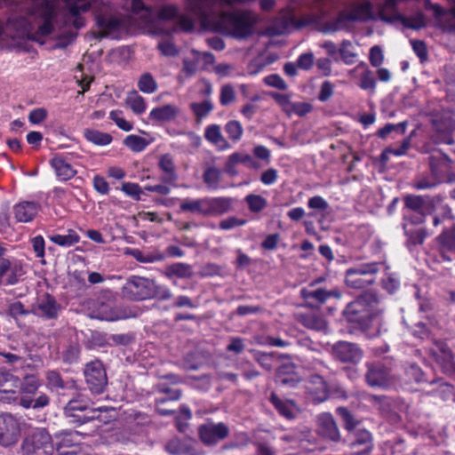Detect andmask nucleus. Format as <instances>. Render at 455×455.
<instances>
[{
  "label": "nucleus",
  "mask_w": 455,
  "mask_h": 455,
  "mask_svg": "<svg viewBox=\"0 0 455 455\" xmlns=\"http://www.w3.org/2000/svg\"><path fill=\"white\" fill-rule=\"evenodd\" d=\"M350 445L351 447H355L356 445L362 446V450L355 453V455H365L371 449V433L365 429H359L351 433Z\"/></svg>",
  "instance_id": "obj_31"
},
{
  "label": "nucleus",
  "mask_w": 455,
  "mask_h": 455,
  "mask_svg": "<svg viewBox=\"0 0 455 455\" xmlns=\"http://www.w3.org/2000/svg\"><path fill=\"white\" fill-rule=\"evenodd\" d=\"M433 354L435 361L445 373L455 372V352L446 343L436 342Z\"/></svg>",
  "instance_id": "obj_16"
},
{
  "label": "nucleus",
  "mask_w": 455,
  "mask_h": 455,
  "mask_svg": "<svg viewBox=\"0 0 455 455\" xmlns=\"http://www.w3.org/2000/svg\"><path fill=\"white\" fill-rule=\"evenodd\" d=\"M78 431H62L55 435L57 440L54 445L55 451L60 455H74L76 452L78 443Z\"/></svg>",
  "instance_id": "obj_17"
},
{
  "label": "nucleus",
  "mask_w": 455,
  "mask_h": 455,
  "mask_svg": "<svg viewBox=\"0 0 455 455\" xmlns=\"http://www.w3.org/2000/svg\"><path fill=\"white\" fill-rule=\"evenodd\" d=\"M299 321L307 329L323 331L324 333L328 331L327 322L323 317L313 313L302 314L299 315Z\"/></svg>",
  "instance_id": "obj_36"
},
{
  "label": "nucleus",
  "mask_w": 455,
  "mask_h": 455,
  "mask_svg": "<svg viewBox=\"0 0 455 455\" xmlns=\"http://www.w3.org/2000/svg\"><path fill=\"white\" fill-rule=\"evenodd\" d=\"M59 13L58 0H41L35 9V15L40 19L37 34L45 36L53 32L54 23Z\"/></svg>",
  "instance_id": "obj_10"
},
{
  "label": "nucleus",
  "mask_w": 455,
  "mask_h": 455,
  "mask_svg": "<svg viewBox=\"0 0 455 455\" xmlns=\"http://www.w3.org/2000/svg\"><path fill=\"white\" fill-rule=\"evenodd\" d=\"M317 373L310 376L306 388L308 397L314 403H322L328 398L329 389L325 379L331 373L330 369L321 361L314 363Z\"/></svg>",
  "instance_id": "obj_9"
},
{
  "label": "nucleus",
  "mask_w": 455,
  "mask_h": 455,
  "mask_svg": "<svg viewBox=\"0 0 455 455\" xmlns=\"http://www.w3.org/2000/svg\"><path fill=\"white\" fill-rule=\"evenodd\" d=\"M162 391L167 395L165 397L157 398L156 400V410L160 415L167 416L172 414L173 411L171 410L161 408V405L166 403L167 401L178 400L180 397V392L177 388H163Z\"/></svg>",
  "instance_id": "obj_42"
},
{
  "label": "nucleus",
  "mask_w": 455,
  "mask_h": 455,
  "mask_svg": "<svg viewBox=\"0 0 455 455\" xmlns=\"http://www.w3.org/2000/svg\"><path fill=\"white\" fill-rule=\"evenodd\" d=\"M46 387L51 391H59L64 389L67 386L60 373L55 370H50L45 372Z\"/></svg>",
  "instance_id": "obj_44"
},
{
  "label": "nucleus",
  "mask_w": 455,
  "mask_h": 455,
  "mask_svg": "<svg viewBox=\"0 0 455 455\" xmlns=\"http://www.w3.org/2000/svg\"><path fill=\"white\" fill-rule=\"evenodd\" d=\"M87 415V422L97 420L102 424H108L116 418V411L112 407H98L92 409Z\"/></svg>",
  "instance_id": "obj_38"
},
{
  "label": "nucleus",
  "mask_w": 455,
  "mask_h": 455,
  "mask_svg": "<svg viewBox=\"0 0 455 455\" xmlns=\"http://www.w3.org/2000/svg\"><path fill=\"white\" fill-rule=\"evenodd\" d=\"M257 22L256 15L247 10L223 12L216 20V29L237 39L251 36Z\"/></svg>",
  "instance_id": "obj_2"
},
{
  "label": "nucleus",
  "mask_w": 455,
  "mask_h": 455,
  "mask_svg": "<svg viewBox=\"0 0 455 455\" xmlns=\"http://www.w3.org/2000/svg\"><path fill=\"white\" fill-rule=\"evenodd\" d=\"M260 98L259 95H255L251 98V101L244 104L240 112L241 114L248 120H251L254 115L257 113L259 107L255 104V101L259 100Z\"/></svg>",
  "instance_id": "obj_59"
},
{
  "label": "nucleus",
  "mask_w": 455,
  "mask_h": 455,
  "mask_svg": "<svg viewBox=\"0 0 455 455\" xmlns=\"http://www.w3.org/2000/svg\"><path fill=\"white\" fill-rule=\"evenodd\" d=\"M159 167L164 173L163 180L168 183H173L177 179L176 167L173 158L171 155L166 154L160 157Z\"/></svg>",
  "instance_id": "obj_37"
},
{
  "label": "nucleus",
  "mask_w": 455,
  "mask_h": 455,
  "mask_svg": "<svg viewBox=\"0 0 455 455\" xmlns=\"http://www.w3.org/2000/svg\"><path fill=\"white\" fill-rule=\"evenodd\" d=\"M28 314H31V309H25L24 305L20 301H15L8 307V315L15 321H17L20 316L28 315Z\"/></svg>",
  "instance_id": "obj_58"
},
{
  "label": "nucleus",
  "mask_w": 455,
  "mask_h": 455,
  "mask_svg": "<svg viewBox=\"0 0 455 455\" xmlns=\"http://www.w3.org/2000/svg\"><path fill=\"white\" fill-rule=\"evenodd\" d=\"M97 318L104 321L114 322L126 318V315L118 308L112 307L109 305L102 304L96 315Z\"/></svg>",
  "instance_id": "obj_40"
},
{
  "label": "nucleus",
  "mask_w": 455,
  "mask_h": 455,
  "mask_svg": "<svg viewBox=\"0 0 455 455\" xmlns=\"http://www.w3.org/2000/svg\"><path fill=\"white\" fill-rule=\"evenodd\" d=\"M180 109L171 104L153 108L149 113V118L158 122H168L173 120L179 114Z\"/></svg>",
  "instance_id": "obj_35"
},
{
  "label": "nucleus",
  "mask_w": 455,
  "mask_h": 455,
  "mask_svg": "<svg viewBox=\"0 0 455 455\" xmlns=\"http://www.w3.org/2000/svg\"><path fill=\"white\" fill-rule=\"evenodd\" d=\"M382 308L373 293H365L349 303L345 315L349 322L357 323L369 337L380 334L383 328Z\"/></svg>",
  "instance_id": "obj_1"
},
{
  "label": "nucleus",
  "mask_w": 455,
  "mask_h": 455,
  "mask_svg": "<svg viewBox=\"0 0 455 455\" xmlns=\"http://www.w3.org/2000/svg\"><path fill=\"white\" fill-rule=\"evenodd\" d=\"M228 428L224 423L201 426V441L207 445H213L226 438Z\"/></svg>",
  "instance_id": "obj_20"
},
{
  "label": "nucleus",
  "mask_w": 455,
  "mask_h": 455,
  "mask_svg": "<svg viewBox=\"0 0 455 455\" xmlns=\"http://www.w3.org/2000/svg\"><path fill=\"white\" fill-rule=\"evenodd\" d=\"M354 73H360L359 87L365 91H374L376 87V80L372 71L369 69L364 62L359 63L353 68Z\"/></svg>",
  "instance_id": "obj_33"
},
{
  "label": "nucleus",
  "mask_w": 455,
  "mask_h": 455,
  "mask_svg": "<svg viewBox=\"0 0 455 455\" xmlns=\"http://www.w3.org/2000/svg\"><path fill=\"white\" fill-rule=\"evenodd\" d=\"M270 401L278 412L287 419H293L299 411L292 401L280 398L275 394L271 395Z\"/></svg>",
  "instance_id": "obj_32"
},
{
  "label": "nucleus",
  "mask_w": 455,
  "mask_h": 455,
  "mask_svg": "<svg viewBox=\"0 0 455 455\" xmlns=\"http://www.w3.org/2000/svg\"><path fill=\"white\" fill-rule=\"evenodd\" d=\"M366 381L371 387H386L390 384L392 375L388 367L382 363H367Z\"/></svg>",
  "instance_id": "obj_15"
},
{
  "label": "nucleus",
  "mask_w": 455,
  "mask_h": 455,
  "mask_svg": "<svg viewBox=\"0 0 455 455\" xmlns=\"http://www.w3.org/2000/svg\"><path fill=\"white\" fill-rule=\"evenodd\" d=\"M225 132L231 141L238 142L243 137V128L239 121L231 120L225 124Z\"/></svg>",
  "instance_id": "obj_48"
},
{
  "label": "nucleus",
  "mask_w": 455,
  "mask_h": 455,
  "mask_svg": "<svg viewBox=\"0 0 455 455\" xmlns=\"http://www.w3.org/2000/svg\"><path fill=\"white\" fill-rule=\"evenodd\" d=\"M204 138L219 150L223 151L231 148L228 141L222 135L220 126L218 124L207 126L204 130Z\"/></svg>",
  "instance_id": "obj_28"
},
{
  "label": "nucleus",
  "mask_w": 455,
  "mask_h": 455,
  "mask_svg": "<svg viewBox=\"0 0 455 455\" xmlns=\"http://www.w3.org/2000/svg\"><path fill=\"white\" fill-rule=\"evenodd\" d=\"M124 144L133 152H141L149 142L140 136L132 134L124 139Z\"/></svg>",
  "instance_id": "obj_50"
},
{
  "label": "nucleus",
  "mask_w": 455,
  "mask_h": 455,
  "mask_svg": "<svg viewBox=\"0 0 455 455\" xmlns=\"http://www.w3.org/2000/svg\"><path fill=\"white\" fill-rule=\"evenodd\" d=\"M369 60L371 66L378 68L384 61V54L382 49L379 45H374L371 48L369 53Z\"/></svg>",
  "instance_id": "obj_64"
},
{
  "label": "nucleus",
  "mask_w": 455,
  "mask_h": 455,
  "mask_svg": "<svg viewBox=\"0 0 455 455\" xmlns=\"http://www.w3.org/2000/svg\"><path fill=\"white\" fill-rule=\"evenodd\" d=\"M411 333L417 339L425 340L431 338L429 328L422 322H419L410 329Z\"/></svg>",
  "instance_id": "obj_56"
},
{
  "label": "nucleus",
  "mask_w": 455,
  "mask_h": 455,
  "mask_svg": "<svg viewBox=\"0 0 455 455\" xmlns=\"http://www.w3.org/2000/svg\"><path fill=\"white\" fill-rule=\"evenodd\" d=\"M50 240L63 247H70L79 241V235L75 232H69L68 235H54L50 236Z\"/></svg>",
  "instance_id": "obj_52"
},
{
  "label": "nucleus",
  "mask_w": 455,
  "mask_h": 455,
  "mask_svg": "<svg viewBox=\"0 0 455 455\" xmlns=\"http://www.w3.org/2000/svg\"><path fill=\"white\" fill-rule=\"evenodd\" d=\"M66 7L68 12V17L65 19L64 23L67 24L73 19V25L76 28H80L84 26V20L79 16L81 12H84L89 10L90 4L86 0H65Z\"/></svg>",
  "instance_id": "obj_22"
},
{
  "label": "nucleus",
  "mask_w": 455,
  "mask_h": 455,
  "mask_svg": "<svg viewBox=\"0 0 455 455\" xmlns=\"http://www.w3.org/2000/svg\"><path fill=\"white\" fill-rule=\"evenodd\" d=\"M15 388L16 387L0 388V401L6 403L20 402L19 394Z\"/></svg>",
  "instance_id": "obj_63"
},
{
  "label": "nucleus",
  "mask_w": 455,
  "mask_h": 455,
  "mask_svg": "<svg viewBox=\"0 0 455 455\" xmlns=\"http://www.w3.org/2000/svg\"><path fill=\"white\" fill-rule=\"evenodd\" d=\"M245 202L249 210L252 212H259L264 210L267 204V200L259 195L250 194L246 196Z\"/></svg>",
  "instance_id": "obj_53"
},
{
  "label": "nucleus",
  "mask_w": 455,
  "mask_h": 455,
  "mask_svg": "<svg viewBox=\"0 0 455 455\" xmlns=\"http://www.w3.org/2000/svg\"><path fill=\"white\" fill-rule=\"evenodd\" d=\"M449 1L453 4L449 10L440 5H434L433 10L435 15L443 23L444 29L451 33H455V0Z\"/></svg>",
  "instance_id": "obj_27"
},
{
  "label": "nucleus",
  "mask_w": 455,
  "mask_h": 455,
  "mask_svg": "<svg viewBox=\"0 0 455 455\" xmlns=\"http://www.w3.org/2000/svg\"><path fill=\"white\" fill-rule=\"evenodd\" d=\"M81 348L77 344H70L61 353V360L66 364L76 363L80 357Z\"/></svg>",
  "instance_id": "obj_51"
},
{
  "label": "nucleus",
  "mask_w": 455,
  "mask_h": 455,
  "mask_svg": "<svg viewBox=\"0 0 455 455\" xmlns=\"http://www.w3.org/2000/svg\"><path fill=\"white\" fill-rule=\"evenodd\" d=\"M88 409V401L83 399L81 395L71 399L64 407V414L69 419L70 424L81 426L87 422V415H78L76 411H84Z\"/></svg>",
  "instance_id": "obj_18"
},
{
  "label": "nucleus",
  "mask_w": 455,
  "mask_h": 455,
  "mask_svg": "<svg viewBox=\"0 0 455 455\" xmlns=\"http://www.w3.org/2000/svg\"><path fill=\"white\" fill-rule=\"evenodd\" d=\"M22 275L21 267L12 264L8 259H0V284L14 285Z\"/></svg>",
  "instance_id": "obj_21"
},
{
  "label": "nucleus",
  "mask_w": 455,
  "mask_h": 455,
  "mask_svg": "<svg viewBox=\"0 0 455 455\" xmlns=\"http://www.w3.org/2000/svg\"><path fill=\"white\" fill-rule=\"evenodd\" d=\"M430 166L432 177L419 179L415 183V188L417 189L433 188L441 182V173L437 167L434 165L433 162L430 163Z\"/></svg>",
  "instance_id": "obj_41"
},
{
  "label": "nucleus",
  "mask_w": 455,
  "mask_h": 455,
  "mask_svg": "<svg viewBox=\"0 0 455 455\" xmlns=\"http://www.w3.org/2000/svg\"><path fill=\"white\" fill-rule=\"evenodd\" d=\"M379 6L377 13H374L370 2L365 1L361 4L354 5L349 11L340 12L333 21L331 30H341L347 28L351 23L355 21L364 22L371 20H380L379 12Z\"/></svg>",
  "instance_id": "obj_5"
},
{
  "label": "nucleus",
  "mask_w": 455,
  "mask_h": 455,
  "mask_svg": "<svg viewBox=\"0 0 455 455\" xmlns=\"http://www.w3.org/2000/svg\"><path fill=\"white\" fill-rule=\"evenodd\" d=\"M38 210V204L30 201H24L17 204L13 207V214L17 221L29 222L37 214Z\"/></svg>",
  "instance_id": "obj_26"
},
{
  "label": "nucleus",
  "mask_w": 455,
  "mask_h": 455,
  "mask_svg": "<svg viewBox=\"0 0 455 455\" xmlns=\"http://www.w3.org/2000/svg\"><path fill=\"white\" fill-rule=\"evenodd\" d=\"M192 267L185 263H174L167 267L166 275L168 276H177L180 278H188L192 275Z\"/></svg>",
  "instance_id": "obj_45"
},
{
  "label": "nucleus",
  "mask_w": 455,
  "mask_h": 455,
  "mask_svg": "<svg viewBox=\"0 0 455 455\" xmlns=\"http://www.w3.org/2000/svg\"><path fill=\"white\" fill-rule=\"evenodd\" d=\"M312 105L307 102H292L288 116L297 115L299 116H304L312 111Z\"/></svg>",
  "instance_id": "obj_62"
},
{
  "label": "nucleus",
  "mask_w": 455,
  "mask_h": 455,
  "mask_svg": "<svg viewBox=\"0 0 455 455\" xmlns=\"http://www.w3.org/2000/svg\"><path fill=\"white\" fill-rule=\"evenodd\" d=\"M84 377L92 393L100 394L103 392L107 384V375L100 362L94 361L86 364Z\"/></svg>",
  "instance_id": "obj_12"
},
{
  "label": "nucleus",
  "mask_w": 455,
  "mask_h": 455,
  "mask_svg": "<svg viewBox=\"0 0 455 455\" xmlns=\"http://www.w3.org/2000/svg\"><path fill=\"white\" fill-rule=\"evenodd\" d=\"M295 367L292 363L283 364L278 368L275 381L282 386L294 387L299 377L295 374Z\"/></svg>",
  "instance_id": "obj_34"
},
{
  "label": "nucleus",
  "mask_w": 455,
  "mask_h": 455,
  "mask_svg": "<svg viewBox=\"0 0 455 455\" xmlns=\"http://www.w3.org/2000/svg\"><path fill=\"white\" fill-rule=\"evenodd\" d=\"M439 252L443 260L455 259V228L443 232L437 238Z\"/></svg>",
  "instance_id": "obj_24"
},
{
  "label": "nucleus",
  "mask_w": 455,
  "mask_h": 455,
  "mask_svg": "<svg viewBox=\"0 0 455 455\" xmlns=\"http://www.w3.org/2000/svg\"><path fill=\"white\" fill-rule=\"evenodd\" d=\"M96 20L98 26L106 33L116 31L121 25V22L118 19L115 17H107L101 14L96 15Z\"/></svg>",
  "instance_id": "obj_46"
},
{
  "label": "nucleus",
  "mask_w": 455,
  "mask_h": 455,
  "mask_svg": "<svg viewBox=\"0 0 455 455\" xmlns=\"http://www.w3.org/2000/svg\"><path fill=\"white\" fill-rule=\"evenodd\" d=\"M221 180V171L215 167H209L204 173V181L211 189H217Z\"/></svg>",
  "instance_id": "obj_47"
},
{
  "label": "nucleus",
  "mask_w": 455,
  "mask_h": 455,
  "mask_svg": "<svg viewBox=\"0 0 455 455\" xmlns=\"http://www.w3.org/2000/svg\"><path fill=\"white\" fill-rule=\"evenodd\" d=\"M109 117L115 124L123 131L130 132L132 130V124L127 120H125L122 116V111L120 110H112L109 113Z\"/></svg>",
  "instance_id": "obj_57"
},
{
  "label": "nucleus",
  "mask_w": 455,
  "mask_h": 455,
  "mask_svg": "<svg viewBox=\"0 0 455 455\" xmlns=\"http://www.w3.org/2000/svg\"><path fill=\"white\" fill-rule=\"evenodd\" d=\"M20 451L21 455H53L55 449L46 428L36 427L24 437Z\"/></svg>",
  "instance_id": "obj_4"
},
{
  "label": "nucleus",
  "mask_w": 455,
  "mask_h": 455,
  "mask_svg": "<svg viewBox=\"0 0 455 455\" xmlns=\"http://www.w3.org/2000/svg\"><path fill=\"white\" fill-rule=\"evenodd\" d=\"M137 85L139 90L144 93H153L157 89V83L150 73L142 74Z\"/></svg>",
  "instance_id": "obj_49"
},
{
  "label": "nucleus",
  "mask_w": 455,
  "mask_h": 455,
  "mask_svg": "<svg viewBox=\"0 0 455 455\" xmlns=\"http://www.w3.org/2000/svg\"><path fill=\"white\" fill-rule=\"evenodd\" d=\"M318 433L331 441L339 439V431L331 413L323 412L317 417Z\"/></svg>",
  "instance_id": "obj_23"
},
{
  "label": "nucleus",
  "mask_w": 455,
  "mask_h": 455,
  "mask_svg": "<svg viewBox=\"0 0 455 455\" xmlns=\"http://www.w3.org/2000/svg\"><path fill=\"white\" fill-rule=\"evenodd\" d=\"M432 123L438 132H450L455 128V121L451 114L445 110H429Z\"/></svg>",
  "instance_id": "obj_25"
},
{
  "label": "nucleus",
  "mask_w": 455,
  "mask_h": 455,
  "mask_svg": "<svg viewBox=\"0 0 455 455\" xmlns=\"http://www.w3.org/2000/svg\"><path fill=\"white\" fill-rule=\"evenodd\" d=\"M121 189L126 196H131L134 200H140V195L142 191L139 184L124 182L122 184Z\"/></svg>",
  "instance_id": "obj_61"
},
{
  "label": "nucleus",
  "mask_w": 455,
  "mask_h": 455,
  "mask_svg": "<svg viewBox=\"0 0 455 455\" xmlns=\"http://www.w3.org/2000/svg\"><path fill=\"white\" fill-rule=\"evenodd\" d=\"M122 292L124 297L131 300H145L155 297L168 299L172 297L168 289L157 285L152 279L139 275L128 278L122 288Z\"/></svg>",
  "instance_id": "obj_3"
},
{
  "label": "nucleus",
  "mask_w": 455,
  "mask_h": 455,
  "mask_svg": "<svg viewBox=\"0 0 455 455\" xmlns=\"http://www.w3.org/2000/svg\"><path fill=\"white\" fill-rule=\"evenodd\" d=\"M20 435L19 420L9 413L0 415V444L8 447L15 444Z\"/></svg>",
  "instance_id": "obj_11"
},
{
  "label": "nucleus",
  "mask_w": 455,
  "mask_h": 455,
  "mask_svg": "<svg viewBox=\"0 0 455 455\" xmlns=\"http://www.w3.org/2000/svg\"><path fill=\"white\" fill-rule=\"evenodd\" d=\"M40 386V380L36 376L30 374L24 376L19 385L21 394L19 404L24 409L39 410L46 407L50 403V398L46 394L40 393L36 398L30 396L36 393Z\"/></svg>",
  "instance_id": "obj_6"
},
{
  "label": "nucleus",
  "mask_w": 455,
  "mask_h": 455,
  "mask_svg": "<svg viewBox=\"0 0 455 455\" xmlns=\"http://www.w3.org/2000/svg\"><path fill=\"white\" fill-rule=\"evenodd\" d=\"M382 265L380 262H367L348 268L345 275L347 285L353 289H363L372 284Z\"/></svg>",
  "instance_id": "obj_7"
},
{
  "label": "nucleus",
  "mask_w": 455,
  "mask_h": 455,
  "mask_svg": "<svg viewBox=\"0 0 455 455\" xmlns=\"http://www.w3.org/2000/svg\"><path fill=\"white\" fill-rule=\"evenodd\" d=\"M332 355L343 363H357L363 358V350L355 343L338 341L331 347Z\"/></svg>",
  "instance_id": "obj_14"
},
{
  "label": "nucleus",
  "mask_w": 455,
  "mask_h": 455,
  "mask_svg": "<svg viewBox=\"0 0 455 455\" xmlns=\"http://www.w3.org/2000/svg\"><path fill=\"white\" fill-rule=\"evenodd\" d=\"M20 379L9 371H0V388L19 387Z\"/></svg>",
  "instance_id": "obj_55"
},
{
  "label": "nucleus",
  "mask_w": 455,
  "mask_h": 455,
  "mask_svg": "<svg viewBox=\"0 0 455 455\" xmlns=\"http://www.w3.org/2000/svg\"><path fill=\"white\" fill-rule=\"evenodd\" d=\"M51 165L54 169L57 177L62 181L68 180L76 174V171L62 156L53 157Z\"/></svg>",
  "instance_id": "obj_30"
},
{
  "label": "nucleus",
  "mask_w": 455,
  "mask_h": 455,
  "mask_svg": "<svg viewBox=\"0 0 455 455\" xmlns=\"http://www.w3.org/2000/svg\"><path fill=\"white\" fill-rule=\"evenodd\" d=\"M379 16L387 23H401L403 27L419 29L425 26V18L421 12H416L409 17L400 14L396 10V0H385Z\"/></svg>",
  "instance_id": "obj_8"
},
{
  "label": "nucleus",
  "mask_w": 455,
  "mask_h": 455,
  "mask_svg": "<svg viewBox=\"0 0 455 455\" xmlns=\"http://www.w3.org/2000/svg\"><path fill=\"white\" fill-rule=\"evenodd\" d=\"M232 199L228 197H207L201 200V213L220 215L228 212Z\"/></svg>",
  "instance_id": "obj_19"
},
{
  "label": "nucleus",
  "mask_w": 455,
  "mask_h": 455,
  "mask_svg": "<svg viewBox=\"0 0 455 455\" xmlns=\"http://www.w3.org/2000/svg\"><path fill=\"white\" fill-rule=\"evenodd\" d=\"M60 310V304L49 293H45L38 298L36 302L31 307V314L46 320L57 318Z\"/></svg>",
  "instance_id": "obj_13"
},
{
  "label": "nucleus",
  "mask_w": 455,
  "mask_h": 455,
  "mask_svg": "<svg viewBox=\"0 0 455 455\" xmlns=\"http://www.w3.org/2000/svg\"><path fill=\"white\" fill-rule=\"evenodd\" d=\"M84 136L88 141L97 146H107L110 144L113 140L109 133L94 129H85L84 131Z\"/></svg>",
  "instance_id": "obj_39"
},
{
  "label": "nucleus",
  "mask_w": 455,
  "mask_h": 455,
  "mask_svg": "<svg viewBox=\"0 0 455 455\" xmlns=\"http://www.w3.org/2000/svg\"><path fill=\"white\" fill-rule=\"evenodd\" d=\"M301 296L307 301H315L318 303L325 302L330 297H339V291H327L323 289H314V284L311 283L308 287L301 290Z\"/></svg>",
  "instance_id": "obj_29"
},
{
  "label": "nucleus",
  "mask_w": 455,
  "mask_h": 455,
  "mask_svg": "<svg viewBox=\"0 0 455 455\" xmlns=\"http://www.w3.org/2000/svg\"><path fill=\"white\" fill-rule=\"evenodd\" d=\"M125 102L128 107L137 115L144 113L147 108L144 98L140 96L136 91H132L128 93Z\"/></svg>",
  "instance_id": "obj_43"
},
{
  "label": "nucleus",
  "mask_w": 455,
  "mask_h": 455,
  "mask_svg": "<svg viewBox=\"0 0 455 455\" xmlns=\"http://www.w3.org/2000/svg\"><path fill=\"white\" fill-rule=\"evenodd\" d=\"M339 52L344 63L350 65L355 62L356 54L354 52L353 45L349 41L344 40Z\"/></svg>",
  "instance_id": "obj_54"
},
{
  "label": "nucleus",
  "mask_w": 455,
  "mask_h": 455,
  "mask_svg": "<svg viewBox=\"0 0 455 455\" xmlns=\"http://www.w3.org/2000/svg\"><path fill=\"white\" fill-rule=\"evenodd\" d=\"M404 231L405 235L408 236L409 242L414 245L423 243L427 236L425 230L422 228L417 230H410L405 225Z\"/></svg>",
  "instance_id": "obj_60"
}]
</instances>
